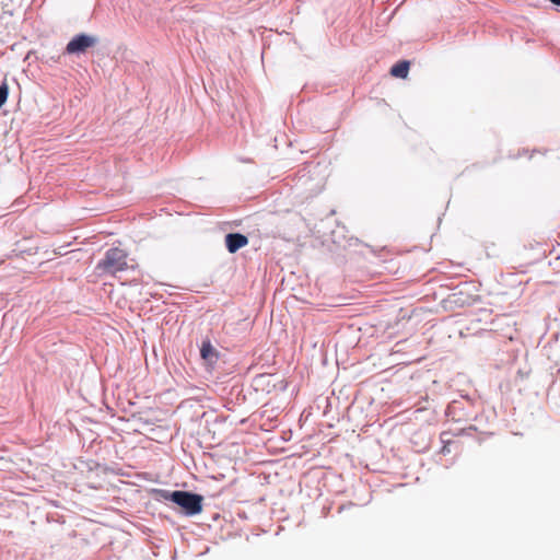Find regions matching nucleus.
<instances>
[{"label":"nucleus","mask_w":560,"mask_h":560,"mask_svg":"<svg viewBox=\"0 0 560 560\" xmlns=\"http://www.w3.org/2000/svg\"><path fill=\"white\" fill-rule=\"evenodd\" d=\"M159 500L171 501L178 505L187 516H194L202 511L203 497L183 490L170 491L165 489L154 490Z\"/></svg>","instance_id":"f257e3e1"},{"label":"nucleus","mask_w":560,"mask_h":560,"mask_svg":"<svg viewBox=\"0 0 560 560\" xmlns=\"http://www.w3.org/2000/svg\"><path fill=\"white\" fill-rule=\"evenodd\" d=\"M128 268L127 254L124 249L109 248L102 260L98 261L96 269L103 273H116Z\"/></svg>","instance_id":"f03ea898"},{"label":"nucleus","mask_w":560,"mask_h":560,"mask_svg":"<svg viewBox=\"0 0 560 560\" xmlns=\"http://www.w3.org/2000/svg\"><path fill=\"white\" fill-rule=\"evenodd\" d=\"M98 43V38L90 34L75 35L66 46V54L80 55L84 54L89 48L94 47Z\"/></svg>","instance_id":"7ed1b4c3"},{"label":"nucleus","mask_w":560,"mask_h":560,"mask_svg":"<svg viewBox=\"0 0 560 560\" xmlns=\"http://www.w3.org/2000/svg\"><path fill=\"white\" fill-rule=\"evenodd\" d=\"M248 240L241 233H229L225 236V245L230 253H236L240 248L245 246Z\"/></svg>","instance_id":"20e7f679"},{"label":"nucleus","mask_w":560,"mask_h":560,"mask_svg":"<svg viewBox=\"0 0 560 560\" xmlns=\"http://www.w3.org/2000/svg\"><path fill=\"white\" fill-rule=\"evenodd\" d=\"M200 355L208 363H214L219 358L217 349L211 345L209 340L202 341L200 348Z\"/></svg>","instance_id":"39448f33"},{"label":"nucleus","mask_w":560,"mask_h":560,"mask_svg":"<svg viewBox=\"0 0 560 560\" xmlns=\"http://www.w3.org/2000/svg\"><path fill=\"white\" fill-rule=\"evenodd\" d=\"M409 61H400L392 67L390 74L396 78L405 79L408 75Z\"/></svg>","instance_id":"423d86ee"},{"label":"nucleus","mask_w":560,"mask_h":560,"mask_svg":"<svg viewBox=\"0 0 560 560\" xmlns=\"http://www.w3.org/2000/svg\"><path fill=\"white\" fill-rule=\"evenodd\" d=\"M9 95V86L7 82H2L0 85V108L7 102Z\"/></svg>","instance_id":"0eeeda50"},{"label":"nucleus","mask_w":560,"mask_h":560,"mask_svg":"<svg viewBox=\"0 0 560 560\" xmlns=\"http://www.w3.org/2000/svg\"><path fill=\"white\" fill-rule=\"evenodd\" d=\"M551 3L556 4V5H560V0H549Z\"/></svg>","instance_id":"6e6552de"}]
</instances>
